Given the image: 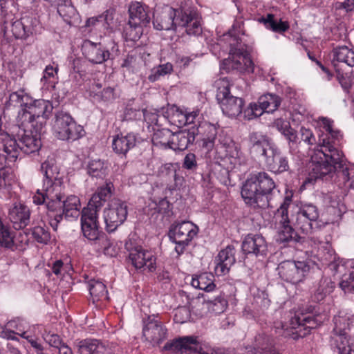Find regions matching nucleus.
<instances>
[{
  "mask_svg": "<svg viewBox=\"0 0 354 354\" xmlns=\"http://www.w3.org/2000/svg\"><path fill=\"white\" fill-rule=\"evenodd\" d=\"M320 122L326 134L320 140V149L312 157L310 175L315 179L327 180L337 174L344 182H348L351 179L350 174L346 159L338 148L342 135L338 129L334 128L333 121L329 119L322 118Z\"/></svg>",
  "mask_w": 354,
  "mask_h": 354,
  "instance_id": "obj_1",
  "label": "nucleus"
},
{
  "mask_svg": "<svg viewBox=\"0 0 354 354\" xmlns=\"http://www.w3.org/2000/svg\"><path fill=\"white\" fill-rule=\"evenodd\" d=\"M153 24L159 30H174L178 26L185 28L189 35L196 36L202 32L198 13L190 8L174 9L167 7L160 12H156Z\"/></svg>",
  "mask_w": 354,
  "mask_h": 354,
  "instance_id": "obj_2",
  "label": "nucleus"
},
{
  "mask_svg": "<svg viewBox=\"0 0 354 354\" xmlns=\"http://www.w3.org/2000/svg\"><path fill=\"white\" fill-rule=\"evenodd\" d=\"M40 171L44 176L43 186L42 189H37L33 196V203L36 205H43L47 198L50 208L58 207L60 203L57 199L63 189V180L55 159L53 157H48L41 164Z\"/></svg>",
  "mask_w": 354,
  "mask_h": 354,
  "instance_id": "obj_3",
  "label": "nucleus"
},
{
  "mask_svg": "<svg viewBox=\"0 0 354 354\" xmlns=\"http://www.w3.org/2000/svg\"><path fill=\"white\" fill-rule=\"evenodd\" d=\"M274 187V180L266 172L252 173L242 186L241 196L247 205L265 208L269 205V194Z\"/></svg>",
  "mask_w": 354,
  "mask_h": 354,
  "instance_id": "obj_4",
  "label": "nucleus"
},
{
  "mask_svg": "<svg viewBox=\"0 0 354 354\" xmlns=\"http://www.w3.org/2000/svg\"><path fill=\"white\" fill-rule=\"evenodd\" d=\"M53 106L48 100L43 99L33 100L23 111H18L19 125L25 128H33L41 131L46 120L53 111Z\"/></svg>",
  "mask_w": 354,
  "mask_h": 354,
  "instance_id": "obj_5",
  "label": "nucleus"
},
{
  "mask_svg": "<svg viewBox=\"0 0 354 354\" xmlns=\"http://www.w3.org/2000/svg\"><path fill=\"white\" fill-rule=\"evenodd\" d=\"M60 203L58 207L50 208L48 205V199H45V207L47 209L48 223L53 229L56 231L58 224L62 220L63 216L67 219H76L80 214V201L75 195L68 196L64 198L63 190L57 199Z\"/></svg>",
  "mask_w": 354,
  "mask_h": 354,
  "instance_id": "obj_6",
  "label": "nucleus"
},
{
  "mask_svg": "<svg viewBox=\"0 0 354 354\" xmlns=\"http://www.w3.org/2000/svg\"><path fill=\"white\" fill-rule=\"evenodd\" d=\"M203 129H207L210 133L207 138H203V146L205 147L208 150L212 149L214 146V140L216 136V129L212 125H203L196 128L192 127L187 130L180 131L176 133H172L171 138V145L170 149L176 151H183L192 144L195 140L196 136Z\"/></svg>",
  "mask_w": 354,
  "mask_h": 354,
  "instance_id": "obj_7",
  "label": "nucleus"
},
{
  "mask_svg": "<svg viewBox=\"0 0 354 354\" xmlns=\"http://www.w3.org/2000/svg\"><path fill=\"white\" fill-rule=\"evenodd\" d=\"M99 211L91 207H84L81 212V229L85 238L94 243L101 245V248L106 250L109 245V240L104 233L100 230L97 220Z\"/></svg>",
  "mask_w": 354,
  "mask_h": 354,
  "instance_id": "obj_8",
  "label": "nucleus"
},
{
  "mask_svg": "<svg viewBox=\"0 0 354 354\" xmlns=\"http://www.w3.org/2000/svg\"><path fill=\"white\" fill-rule=\"evenodd\" d=\"M53 131L55 136L62 140L75 141L84 135L83 127L77 124L68 113L63 111L56 113Z\"/></svg>",
  "mask_w": 354,
  "mask_h": 354,
  "instance_id": "obj_9",
  "label": "nucleus"
},
{
  "mask_svg": "<svg viewBox=\"0 0 354 354\" xmlns=\"http://www.w3.org/2000/svg\"><path fill=\"white\" fill-rule=\"evenodd\" d=\"M230 45V57L224 61L225 64L227 65L229 68L241 73H252L254 71V64L241 44V41L236 37H234Z\"/></svg>",
  "mask_w": 354,
  "mask_h": 354,
  "instance_id": "obj_10",
  "label": "nucleus"
},
{
  "mask_svg": "<svg viewBox=\"0 0 354 354\" xmlns=\"http://www.w3.org/2000/svg\"><path fill=\"white\" fill-rule=\"evenodd\" d=\"M17 150L15 142L8 136L0 140V189L10 184L8 164L17 159Z\"/></svg>",
  "mask_w": 354,
  "mask_h": 354,
  "instance_id": "obj_11",
  "label": "nucleus"
},
{
  "mask_svg": "<svg viewBox=\"0 0 354 354\" xmlns=\"http://www.w3.org/2000/svg\"><path fill=\"white\" fill-rule=\"evenodd\" d=\"M198 232V227L189 221H183L171 227L169 236L176 243L175 250L178 254L184 252L186 247L189 245Z\"/></svg>",
  "mask_w": 354,
  "mask_h": 354,
  "instance_id": "obj_12",
  "label": "nucleus"
},
{
  "mask_svg": "<svg viewBox=\"0 0 354 354\" xmlns=\"http://www.w3.org/2000/svg\"><path fill=\"white\" fill-rule=\"evenodd\" d=\"M290 205L291 198L286 196L277 209V216H280V219L276 240L280 243H288L291 241L298 242L299 239V236L290 225L288 210Z\"/></svg>",
  "mask_w": 354,
  "mask_h": 354,
  "instance_id": "obj_13",
  "label": "nucleus"
},
{
  "mask_svg": "<svg viewBox=\"0 0 354 354\" xmlns=\"http://www.w3.org/2000/svg\"><path fill=\"white\" fill-rule=\"evenodd\" d=\"M163 349L179 351L181 354H216L208 344L200 342L192 337H184L168 342Z\"/></svg>",
  "mask_w": 354,
  "mask_h": 354,
  "instance_id": "obj_14",
  "label": "nucleus"
},
{
  "mask_svg": "<svg viewBox=\"0 0 354 354\" xmlns=\"http://www.w3.org/2000/svg\"><path fill=\"white\" fill-rule=\"evenodd\" d=\"M10 28L14 37L16 39H26L30 36L37 34L41 28L39 21L33 16L26 15L19 19L8 21L3 24V29L6 32Z\"/></svg>",
  "mask_w": 354,
  "mask_h": 354,
  "instance_id": "obj_15",
  "label": "nucleus"
},
{
  "mask_svg": "<svg viewBox=\"0 0 354 354\" xmlns=\"http://www.w3.org/2000/svg\"><path fill=\"white\" fill-rule=\"evenodd\" d=\"M128 207L125 202L114 198L104 211V218L106 231L114 232L127 219Z\"/></svg>",
  "mask_w": 354,
  "mask_h": 354,
  "instance_id": "obj_16",
  "label": "nucleus"
},
{
  "mask_svg": "<svg viewBox=\"0 0 354 354\" xmlns=\"http://www.w3.org/2000/svg\"><path fill=\"white\" fill-rule=\"evenodd\" d=\"M309 270L310 267L305 261H285L277 267L279 277L291 283L302 281Z\"/></svg>",
  "mask_w": 354,
  "mask_h": 354,
  "instance_id": "obj_17",
  "label": "nucleus"
},
{
  "mask_svg": "<svg viewBox=\"0 0 354 354\" xmlns=\"http://www.w3.org/2000/svg\"><path fill=\"white\" fill-rule=\"evenodd\" d=\"M346 321L344 317H335V327L331 335V342L338 350L339 354H354V338L347 335L346 328H342Z\"/></svg>",
  "mask_w": 354,
  "mask_h": 354,
  "instance_id": "obj_18",
  "label": "nucleus"
},
{
  "mask_svg": "<svg viewBox=\"0 0 354 354\" xmlns=\"http://www.w3.org/2000/svg\"><path fill=\"white\" fill-rule=\"evenodd\" d=\"M129 252V257L132 265L137 269L147 268L149 271L156 269V257L150 251L145 250L142 246L136 245L131 240L125 243Z\"/></svg>",
  "mask_w": 354,
  "mask_h": 354,
  "instance_id": "obj_19",
  "label": "nucleus"
},
{
  "mask_svg": "<svg viewBox=\"0 0 354 354\" xmlns=\"http://www.w3.org/2000/svg\"><path fill=\"white\" fill-rule=\"evenodd\" d=\"M23 128L24 133L19 138V142L13 136L10 135V139L12 140L17 147V157L21 151L26 154H30L37 152L41 147L40 132L33 128Z\"/></svg>",
  "mask_w": 354,
  "mask_h": 354,
  "instance_id": "obj_20",
  "label": "nucleus"
},
{
  "mask_svg": "<svg viewBox=\"0 0 354 354\" xmlns=\"http://www.w3.org/2000/svg\"><path fill=\"white\" fill-rule=\"evenodd\" d=\"M142 335L153 346L159 345L167 338V329L153 315L143 320Z\"/></svg>",
  "mask_w": 354,
  "mask_h": 354,
  "instance_id": "obj_21",
  "label": "nucleus"
},
{
  "mask_svg": "<svg viewBox=\"0 0 354 354\" xmlns=\"http://www.w3.org/2000/svg\"><path fill=\"white\" fill-rule=\"evenodd\" d=\"M84 56L91 63L100 64L110 58L109 50L106 49L101 43H94L85 40L82 44Z\"/></svg>",
  "mask_w": 354,
  "mask_h": 354,
  "instance_id": "obj_22",
  "label": "nucleus"
},
{
  "mask_svg": "<svg viewBox=\"0 0 354 354\" xmlns=\"http://www.w3.org/2000/svg\"><path fill=\"white\" fill-rule=\"evenodd\" d=\"M264 162L268 169L276 174L284 172L289 168L287 158L276 145L270 149Z\"/></svg>",
  "mask_w": 354,
  "mask_h": 354,
  "instance_id": "obj_23",
  "label": "nucleus"
},
{
  "mask_svg": "<svg viewBox=\"0 0 354 354\" xmlns=\"http://www.w3.org/2000/svg\"><path fill=\"white\" fill-rule=\"evenodd\" d=\"M274 145L268 137L262 133L252 132L249 136L250 151L256 157L265 158Z\"/></svg>",
  "mask_w": 354,
  "mask_h": 354,
  "instance_id": "obj_24",
  "label": "nucleus"
},
{
  "mask_svg": "<svg viewBox=\"0 0 354 354\" xmlns=\"http://www.w3.org/2000/svg\"><path fill=\"white\" fill-rule=\"evenodd\" d=\"M235 252L233 245H227L220 251L215 259L214 272L217 276L225 275L230 272V268L236 262Z\"/></svg>",
  "mask_w": 354,
  "mask_h": 354,
  "instance_id": "obj_25",
  "label": "nucleus"
},
{
  "mask_svg": "<svg viewBox=\"0 0 354 354\" xmlns=\"http://www.w3.org/2000/svg\"><path fill=\"white\" fill-rule=\"evenodd\" d=\"M242 250L246 254L256 257L265 255L267 252V243L260 234H248L242 242Z\"/></svg>",
  "mask_w": 354,
  "mask_h": 354,
  "instance_id": "obj_26",
  "label": "nucleus"
},
{
  "mask_svg": "<svg viewBox=\"0 0 354 354\" xmlns=\"http://www.w3.org/2000/svg\"><path fill=\"white\" fill-rule=\"evenodd\" d=\"M79 354H111V348L95 339H85L76 343Z\"/></svg>",
  "mask_w": 354,
  "mask_h": 354,
  "instance_id": "obj_27",
  "label": "nucleus"
},
{
  "mask_svg": "<svg viewBox=\"0 0 354 354\" xmlns=\"http://www.w3.org/2000/svg\"><path fill=\"white\" fill-rule=\"evenodd\" d=\"M30 210L28 207L22 204H15L9 210V218L16 230H20L30 222Z\"/></svg>",
  "mask_w": 354,
  "mask_h": 354,
  "instance_id": "obj_28",
  "label": "nucleus"
},
{
  "mask_svg": "<svg viewBox=\"0 0 354 354\" xmlns=\"http://www.w3.org/2000/svg\"><path fill=\"white\" fill-rule=\"evenodd\" d=\"M318 325L316 319L312 315H304L301 317L295 315L291 318L290 327L292 328H299L297 333L301 337L305 336L309 333L310 329L315 328Z\"/></svg>",
  "mask_w": 354,
  "mask_h": 354,
  "instance_id": "obj_29",
  "label": "nucleus"
},
{
  "mask_svg": "<svg viewBox=\"0 0 354 354\" xmlns=\"http://www.w3.org/2000/svg\"><path fill=\"white\" fill-rule=\"evenodd\" d=\"M218 100L223 113L229 117L238 116L242 111L243 101L240 97L229 95Z\"/></svg>",
  "mask_w": 354,
  "mask_h": 354,
  "instance_id": "obj_30",
  "label": "nucleus"
},
{
  "mask_svg": "<svg viewBox=\"0 0 354 354\" xmlns=\"http://www.w3.org/2000/svg\"><path fill=\"white\" fill-rule=\"evenodd\" d=\"M137 137L134 133H129L125 136L118 135L112 141L113 151L118 154L125 155L136 146Z\"/></svg>",
  "mask_w": 354,
  "mask_h": 354,
  "instance_id": "obj_31",
  "label": "nucleus"
},
{
  "mask_svg": "<svg viewBox=\"0 0 354 354\" xmlns=\"http://www.w3.org/2000/svg\"><path fill=\"white\" fill-rule=\"evenodd\" d=\"M129 20L136 22L143 26H147L150 22L149 8L140 2H133L129 8Z\"/></svg>",
  "mask_w": 354,
  "mask_h": 354,
  "instance_id": "obj_32",
  "label": "nucleus"
},
{
  "mask_svg": "<svg viewBox=\"0 0 354 354\" xmlns=\"http://www.w3.org/2000/svg\"><path fill=\"white\" fill-rule=\"evenodd\" d=\"M332 63L335 67L337 63L342 62L348 66H354V47L350 48L346 45L337 46L332 50Z\"/></svg>",
  "mask_w": 354,
  "mask_h": 354,
  "instance_id": "obj_33",
  "label": "nucleus"
},
{
  "mask_svg": "<svg viewBox=\"0 0 354 354\" xmlns=\"http://www.w3.org/2000/svg\"><path fill=\"white\" fill-rule=\"evenodd\" d=\"M113 188V185L111 182L100 187L91 197L87 207L100 211L104 203L111 196Z\"/></svg>",
  "mask_w": 354,
  "mask_h": 354,
  "instance_id": "obj_34",
  "label": "nucleus"
},
{
  "mask_svg": "<svg viewBox=\"0 0 354 354\" xmlns=\"http://www.w3.org/2000/svg\"><path fill=\"white\" fill-rule=\"evenodd\" d=\"M31 102V96L25 92L24 89L12 92L9 99L6 103L8 109L11 108H19V111H23Z\"/></svg>",
  "mask_w": 354,
  "mask_h": 354,
  "instance_id": "obj_35",
  "label": "nucleus"
},
{
  "mask_svg": "<svg viewBox=\"0 0 354 354\" xmlns=\"http://www.w3.org/2000/svg\"><path fill=\"white\" fill-rule=\"evenodd\" d=\"M88 290L93 303L109 299L106 286L100 280L91 279L89 281Z\"/></svg>",
  "mask_w": 354,
  "mask_h": 354,
  "instance_id": "obj_36",
  "label": "nucleus"
},
{
  "mask_svg": "<svg viewBox=\"0 0 354 354\" xmlns=\"http://www.w3.org/2000/svg\"><path fill=\"white\" fill-rule=\"evenodd\" d=\"M214 275L211 273L204 272L192 280V286L195 288L203 290L206 292L212 291L216 285L214 283Z\"/></svg>",
  "mask_w": 354,
  "mask_h": 354,
  "instance_id": "obj_37",
  "label": "nucleus"
},
{
  "mask_svg": "<svg viewBox=\"0 0 354 354\" xmlns=\"http://www.w3.org/2000/svg\"><path fill=\"white\" fill-rule=\"evenodd\" d=\"M254 351V354H279L272 346L268 337L264 335H259L256 337Z\"/></svg>",
  "mask_w": 354,
  "mask_h": 354,
  "instance_id": "obj_38",
  "label": "nucleus"
},
{
  "mask_svg": "<svg viewBox=\"0 0 354 354\" xmlns=\"http://www.w3.org/2000/svg\"><path fill=\"white\" fill-rule=\"evenodd\" d=\"M17 11L14 0H0V15L3 24L15 19V15Z\"/></svg>",
  "mask_w": 354,
  "mask_h": 354,
  "instance_id": "obj_39",
  "label": "nucleus"
},
{
  "mask_svg": "<svg viewBox=\"0 0 354 354\" xmlns=\"http://www.w3.org/2000/svg\"><path fill=\"white\" fill-rule=\"evenodd\" d=\"M220 145L225 149L226 156L231 158L239 159L241 156L240 149L230 137H222L220 136L218 139Z\"/></svg>",
  "mask_w": 354,
  "mask_h": 354,
  "instance_id": "obj_40",
  "label": "nucleus"
},
{
  "mask_svg": "<svg viewBox=\"0 0 354 354\" xmlns=\"http://www.w3.org/2000/svg\"><path fill=\"white\" fill-rule=\"evenodd\" d=\"M87 172L92 177L103 178L107 174V166L100 159L92 160L88 164Z\"/></svg>",
  "mask_w": 354,
  "mask_h": 354,
  "instance_id": "obj_41",
  "label": "nucleus"
},
{
  "mask_svg": "<svg viewBox=\"0 0 354 354\" xmlns=\"http://www.w3.org/2000/svg\"><path fill=\"white\" fill-rule=\"evenodd\" d=\"M335 285L328 277L321 279L319 286L315 292V299L317 301L323 300L327 295H330L334 290Z\"/></svg>",
  "mask_w": 354,
  "mask_h": 354,
  "instance_id": "obj_42",
  "label": "nucleus"
},
{
  "mask_svg": "<svg viewBox=\"0 0 354 354\" xmlns=\"http://www.w3.org/2000/svg\"><path fill=\"white\" fill-rule=\"evenodd\" d=\"M143 26L129 19L127 24L124 27L123 35L127 40H138L143 33Z\"/></svg>",
  "mask_w": 354,
  "mask_h": 354,
  "instance_id": "obj_43",
  "label": "nucleus"
},
{
  "mask_svg": "<svg viewBox=\"0 0 354 354\" xmlns=\"http://www.w3.org/2000/svg\"><path fill=\"white\" fill-rule=\"evenodd\" d=\"M258 103L262 106L266 112L272 113L281 104V98L276 95L266 94L259 97Z\"/></svg>",
  "mask_w": 354,
  "mask_h": 354,
  "instance_id": "obj_44",
  "label": "nucleus"
},
{
  "mask_svg": "<svg viewBox=\"0 0 354 354\" xmlns=\"http://www.w3.org/2000/svg\"><path fill=\"white\" fill-rule=\"evenodd\" d=\"M209 311L215 314H221L223 313L227 307V301L224 295L220 294L216 296L213 299H205Z\"/></svg>",
  "mask_w": 354,
  "mask_h": 354,
  "instance_id": "obj_45",
  "label": "nucleus"
},
{
  "mask_svg": "<svg viewBox=\"0 0 354 354\" xmlns=\"http://www.w3.org/2000/svg\"><path fill=\"white\" fill-rule=\"evenodd\" d=\"M259 21L263 23L267 28L274 32H283L289 28L286 22L282 21L281 20L279 21L274 20L272 14H268L266 17L260 18Z\"/></svg>",
  "mask_w": 354,
  "mask_h": 354,
  "instance_id": "obj_46",
  "label": "nucleus"
},
{
  "mask_svg": "<svg viewBox=\"0 0 354 354\" xmlns=\"http://www.w3.org/2000/svg\"><path fill=\"white\" fill-rule=\"evenodd\" d=\"M172 132L168 129H158L153 134L152 141L154 145L169 148Z\"/></svg>",
  "mask_w": 354,
  "mask_h": 354,
  "instance_id": "obj_47",
  "label": "nucleus"
},
{
  "mask_svg": "<svg viewBox=\"0 0 354 354\" xmlns=\"http://www.w3.org/2000/svg\"><path fill=\"white\" fill-rule=\"evenodd\" d=\"M173 71V65L167 62L164 64H160L157 66L153 67L148 76V80L154 82L158 80L160 77L165 76L166 75L170 74Z\"/></svg>",
  "mask_w": 354,
  "mask_h": 354,
  "instance_id": "obj_48",
  "label": "nucleus"
},
{
  "mask_svg": "<svg viewBox=\"0 0 354 354\" xmlns=\"http://www.w3.org/2000/svg\"><path fill=\"white\" fill-rule=\"evenodd\" d=\"M317 256L323 264L336 266L334 264L336 260V254L330 245L326 243L325 245H323L319 251Z\"/></svg>",
  "mask_w": 354,
  "mask_h": 354,
  "instance_id": "obj_49",
  "label": "nucleus"
},
{
  "mask_svg": "<svg viewBox=\"0 0 354 354\" xmlns=\"http://www.w3.org/2000/svg\"><path fill=\"white\" fill-rule=\"evenodd\" d=\"M32 238L38 243L47 244L50 240V234L45 225H38L31 229Z\"/></svg>",
  "mask_w": 354,
  "mask_h": 354,
  "instance_id": "obj_50",
  "label": "nucleus"
},
{
  "mask_svg": "<svg viewBox=\"0 0 354 354\" xmlns=\"http://www.w3.org/2000/svg\"><path fill=\"white\" fill-rule=\"evenodd\" d=\"M0 245L6 248L14 246V236L10 229L0 221Z\"/></svg>",
  "mask_w": 354,
  "mask_h": 354,
  "instance_id": "obj_51",
  "label": "nucleus"
},
{
  "mask_svg": "<svg viewBox=\"0 0 354 354\" xmlns=\"http://www.w3.org/2000/svg\"><path fill=\"white\" fill-rule=\"evenodd\" d=\"M297 213L315 222L319 218L318 208L312 203L302 204L299 208Z\"/></svg>",
  "mask_w": 354,
  "mask_h": 354,
  "instance_id": "obj_52",
  "label": "nucleus"
},
{
  "mask_svg": "<svg viewBox=\"0 0 354 354\" xmlns=\"http://www.w3.org/2000/svg\"><path fill=\"white\" fill-rule=\"evenodd\" d=\"M215 86L217 88V100H220L230 95V88L231 84L227 77L221 78L216 80L215 82Z\"/></svg>",
  "mask_w": 354,
  "mask_h": 354,
  "instance_id": "obj_53",
  "label": "nucleus"
},
{
  "mask_svg": "<svg viewBox=\"0 0 354 354\" xmlns=\"http://www.w3.org/2000/svg\"><path fill=\"white\" fill-rule=\"evenodd\" d=\"M315 221H310V219L308 218H306L305 216L297 212L295 224L296 227L301 231L302 233L305 234L311 233L313 230V223Z\"/></svg>",
  "mask_w": 354,
  "mask_h": 354,
  "instance_id": "obj_54",
  "label": "nucleus"
},
{
  "mask_svg": "<svg viewBox=\"0 0 354 354\" xmlns=\"http://www.w3.org/2000/svg\"><path fill=\"white\" fill-rule=\"evenodd\" d=\"M339 286L346 293L354 295V267L349 274L343 276Z\"/></svg>",
  "mask_w": 354,
  "mask_h": 354,
  "instance_id": "obj_55",
  "label": "nucleus"
},
{
  "mask_svg": "<svg viewBox=\"0 0 354 354\" xmlns=\"http://www.w3.org/2000/svg\"><path fill=\"white\" fill-rule=\"evenodd\" d=\"M170 122L178 127L186 125L185 112L176 108L169 116Z\"/></svg>",
  "mask_w": 354,
  "mask_h": 354,
  "instance_id": "obj_56",
  "label": "nucleus"
},
{
  "mask_svg": "<svg viewBox=\"0 0 354 354\" xmlns=\"http://www.w3.org/2000/svg\"><path fill=\"white\" fill-rule=\"evenodd\" d=\"M100 21L102 23L104 28L112 30L115 25L114 11L113 10H107L101 15H100Z\"/></svg>",
  "mask_w": 354,
  "mask_h": 354,
  "instance_id": "obj_57",
  "label": "nucleus"
},
{
  "mask_svg": "<svg viewBox=\"0 0 354 354\" xmlns=\"http://www.w3.org/2000/svg\"><path fill=\"white\" fill-rule=\"evenodd\" d=\"M158 173L161 176L173 178L174 180H177L176 168L175 165L172 163H166L162 165L158 169Z\"/></svg>",
  "mask_w": 354,
  "mask_h": 354,
  "instance_id": "obj_58",
  "label": "nucleus"
},
{
  "mask_svg": "<svg viewBox=\"0 0 354 354\" xmlns=\"http://www.w3.org/2000/svg\"><path fill=\"white\" fill-rule=\"evenodd\" d=\"M58 71L57 66H53L48 65L46 67L44 71V74L42 77L41 78V82L43 83L44 85L46 84H55L54 81H52L51 79H54L55 76L57 75Z\"/></svg>",
  "mask_w": 354,
  "mask_h": 354,
  "instance_id": "obj_59",
  "label": "nucleus"
},
{
  "mask_svg": "<svg viewBox=\"0 0 354 354\" xmlns=\"http://www.w3.org/2000/svg\"><path fill=\"white\" fill-rule=\"evenodd\" d=\"M43 337L50 346L56 348H59L64 344L60 337L57 334L46 333L43 335Z\"/></svg>",
  "mask_w": 354,
  "mask_h": 354,
  "instance_id": "obj_60",
  "label": "nucleus"
},
{
  "mask_svg": "<svg viewBox=\"0 0 354 354\" xmlns=\"http://www.w3.org/2000/svg\"><path fill=\"white\" fill-rule=\"evenodd\" d=\"M189 310L186 307L178 308L175 310L174 319L177 323H184L189 317Z\"/></svg>",
  "mask_w": 354,
  "mask_h": 354,
  "instance_id": "obj_61",
  "label": "nucleus"
},
{
  "mask_svg": "<svg viewBox=\"0 0 354 354\" xmlns=\"http://www.w3.org/2000/svg\"><path fill=\"white\" fill-rule=\"evenodd\" d=\"M301 139L305 143L312 145L315 143V138L313 132L309 129L301 127L299 131Z\"/></svg>",
  "mask_w": 354,
  "mask_h": 354,
  "instance_id": "obj_62",
  "label": "nucleus"
},
{
  "mask_svg": "<svg viewBox=\"0 0 354 354\" xmlns=\"http://www.w3.org/2000/svg\"><path fill=\"white\" fill-rule=\"evenodd\" d=\"M282 135L288 141L290 148H292V147L296 145L298 142L299 138L297 135V132L291 127L284 131Z\"/></svg>",
  "mask_w": 354,
  "mask_h": 354,
  "instance_id": "obj_63",
  "label": "nucleus"
},
{
  "mask_svg": "<svg viewBox=\"0 0 354 354\" xmlns=\"http://www.w3.org/2000/svg\"><path fill=\"white\" fill-rule=\"evenodd\" d=\"M265 111V109H263L262 106L258 103L251 104L250 108L246 111L248 112V118L251 119L252 117H259L262 115V113Z\"/></svg>",
  "mask_w": 354,
  "mask_h": 354,
  "instance_id": "obj_64",
  "label": "nucleus"
}]
</instances>
